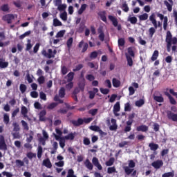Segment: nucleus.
Listing matches in <instances>:
<instances>
[{
    "label": "nucleus",
    "mask_w": 177,
    "mask_h": 177,
    "mask_svg": "<svg viewBox=\"0 0 177 177\" xmlns=\"http://www.w3.org/2000/svg\"><path fill=\"white\" fill-rule=\"evenodd\" d=\"M165 42L167 44V52H171V47L173 45H176L177 38L176 37H172V33L171 31L168 30L166 35Z\"/></svg>",
    "instance_id": "f257e3e1"
},
{
    "label": "nucleus",
    "mask_w": 177,
    "mask_h": 177,
    "mask_svg": "<svg viewBox=\"0 0 177 177\" xmlns=\"http://www.w3.org/2000/svg\"><path fill=\"white\" fill-rule=\"evenodd\" d=\"M93 120L92 118H78L77 120H71V122L73 124V127H80L85 122V124H89Z\"/></svg>",
    "instance_id": "f03ea898"
},
{
    "label": "nucleus",
    "mask_w": 177,
    "mask_h": 177,
    "mask_svg": "<svg viewBox=\"0 0 177 177\" xmlns=\"http://www.w3.org/2000/svg\"><path fill=\"white\" fill-rule=\"evenodd\" d=\"M56 53H57V50L49 48L48 50V52L46 51V50H43L41 51V55L44 56V57H46L47 59H53L55 58V56L56 55Z\"/></svg>",
    "instance_id": "7ed1b4c3"
},
{
    "label": "nucleus",
    "mask_w": 177,
    "mask_h": 177,
    "mask_svg": "<svg viewBox=\"0 0 177 177\" xmlns=\"http://www.w3.org/2000/svg\"><path fill=\"white\" fill-rule=\"evenodd\" d=\"M0 150L3 151L8 150V145L5 141V137L3 135H0Z\"/></svg>",
    "instance_id": "20e7f679"
},
{
    "label": "nucleus",
    "mask_w": 177,
    "mask_h": 177,
    "mask_svg": "<svg viewBox=\"0 0 177 177\" xmlns=\"http://www.w3.org/2000/svg\"><path fill=\"white\" fill-rule=\"evenodd\" d=\"M15 19V15L12 14H8L2 17L3 21H7L8 24H12V20Z\"/></svg>",
    "instance_id": "39448f33"
},
{
    "label": "nucleus",
    "mask_w": 177,
    "mask_h": 177,
    "mask_svg": "<svg viewBox=\"0 0 177 177\" xmlns=\"http://www.w3.org/2000/svg\"><path fill=\"white\" fill-rule=\"evenodd\" d=\"M78 48H83L82 50V53H85V52H86V50H88V48H89V45L88 44V43H85L84 41V40H82L77 45Z\"/></svg>",
    "instance_id": "423d86ee"
},
{
    "label": "nucleus",
    "mask_w": 177,
    "mask_h": 177,
    "mask_svg": "<svg viewBox=\"0 0 177 177\" xmlns=\"http://www.w3.org/2000/svg\"><path fill=\"white\" fill-rule=\"evenodd\" d=\"M167 118L171 120L174 122H177V113H174L171 111H167Z\"/></svg>",
    "instance_id": "0eeeda50"
},
{
    "label": "nucleus",
    "mask_w": 177,
    "mask_h": 177,
    "mask_svg": "<svg viewBox=\"0 0 177 177\" xmlns=\"http://www.w3.org/2000/svg\"><path fill=\"white\" fill-rule=\"evenodd\" d=\"M152 167L155 168L156 169H160V167H162L164 165V162L161 160H158L151 163Z\"/></svg>",
    "instance_id": "6e6552de"
},
{
    "label": "nucleus",
    "mask_w": 177,
    "mask_h": 177,
    "mask_svg": "<svg viewBox=\"0 0 177 177\" xmlns=\"http://www.w3.org/2000/svg\"><path fill=\"white\" fill-rule=\"evenodd\" d=\"M92 162L93 165H95L96 168L99 169V171H102L103 169V167H102V165H100V162H99V159H97V158L93 157L92 159Z\"/></svg>",
    "instance_id": "1a4fd4ad"
},
{
    "label": "nucleus",
    "mask_w": 177,
    "mask_h": 177,
    "mask_svg": "<svg viewBox=\"0 0 177 177\" xmlns=\"http://www.w3.org/2000/svg\"><path fill=\"white\" fill-rule=\"evenodd\" d=\"M97 32L100 34L98 36L100 41L103 42V41H104V32H103V27H99L97 29Z\"/></svg>",
    "instance_id": "9d476101"
},
{
    "label": "nucleus",
    "mask_w": 177,
    "mask_h": 177,
    "mask_svg": "<svg viewBox=\"0 0 177 177\" xmlns=\"http://www.w3.org/2000/svg\"><path fill=\"white\" fill-rule=\"evenodd\" d=\"M168 1H164V5H165V6L167 8L168 12H172V6L174 5V1L168 0Z\"/></svg>",
    "instance_id": "9b49d317"
},
{
    "label": "nucleus",
    "mask_w": 177,
    "mask_h": 177,
    "mask_svg": "<svg viewBox=\"0 0 177 177\" xmlns=\"http://www.w3.org/2000/svg\"><path fill=\"white\" fill-rule=\"evenodd\" d=\"M136 131L138 132H147L149 131V127L142 124L136 127Z\"/></svg>",
    "instance_id": "f8f14e48"
},
{
    "label": "nucleus",
    "mask_w": 177,
    "mask_h": 177,
    "mask_svg": "<svg viewBox=\"0 0 177 177\" xmlns=\"http://www.w3.org/2000/svg\"><path fill=\"white\" fill-rule=\"evenodd\" d=\"M165 95L168 97L171 104H176V100H175V98H174V97H172L169 93L165 92Z\"/></svg>",
    "instance_id": "ddd939ff"
},
{
    "label": "nucleus",
    "mask_w": 177,
    "mask_h": 177,
    "mask_svg": "<svg viewBox=\"0 0 177 177\" xmlns=\"http://www.w3.org/2000/svg\"><path fill=\"white\" fill-rule=\"evenodd\" d=\"M149 20H150V21H151L153 27H155V28H157V27H158L157 20H156V15H154V13L151 14L149 16Z\"/></svg>",
    "instance_id": "4468645a"
},
{
    "label": "nucleus",
    "mask_w": 177,
    "mask_h": 177,
    "mask_svg": "<svg viewBox=\"0 0 177 177\" xmlns=\"http://www.w3.org/2000/svg\"><path fill=\"white\" fill-rule=\"evenodd\" d=\"M43 165L46 167V168H52V162H50V160L49 158H47L46 159H44L43 160Z\"/></svg>",
    "instance_id": "2eb2a0df"
},
{
    "label": "nucleus",
    "mask_w": 177,
    "mask_h": 177,
    "mask_svg": "<svg viewBox=\"0 0 177 177\" xmlns=\"http://www.w3.org/2000/svg\"><path fill=\"white\" fill-rule=\"evenodd\" d=\"M109 20H111L114 27H118V21L117 20V18H115V17L113 15H109Z\"/></svg>",
    "instance_id": "dca6fc26"
},
{
    "label": "nucleus",
    "mask_w": 177,
    "mask_h": 177,
    "mask_svg": "<svg viewBox=\"0 0 177 177\" xmlns=\"http://www.w3.org/2000/svg\"><path fill=\"white\" fill-rule=\"evenodd\" d=\"M84 165L87 168V169H89V171H92V169H93V165H92V162H91L89 159H86L85 160Z\"/></svg>",
    "instance_id": "f3484780"
},
{
    "label": "nucleus",
    "mask_w": 177,
    "mask_h": 177,
    "mask_svg": "<svg viewBox=\"0 0 177 177\" xmlns=\"http://www.w3.org/2000/svg\"><path fill=\"white\" fill-rule=\"evenodd\" d=\"M45 115H46V111L42 110L39 113V121H46Z\"/></svg>",
    "instance_id": "a211bd4d"
},
{
    "label": "nucleus",
    "mask_w": 177,
    "mask_h": 177,
    "mask_svg": "<svg viewBox=\"0 0 177 177\" xmlns=\"http://www.w3.org/2000/svg\"><path fill=\"white\" fill-rule=\"evenodd\" d=\"M9 66V62H5V59L0 58V68H6Z\"/></svg>",
    "instance_id": "6ab92c4d"
},
{
    "label": "nucleus",
    "mask_w": 177,
    "mask_h": 177,
    "mask_svg": "<svg viewBox=\"0 0 177 177\" xmlns=\"http://www.w3.org/2000/svg\"><path fill=\"white\" fill-rule=\"evenodd\" d=\"M153 100L158 103H164V97L162 95H153Z\"/></svg>",
    "instance_id": "aec40b11"
},
{
    "label": "nucleus",
    "mask_w": 177,
    "mask_h": 177,
    "mask_svg": "<svg viewBox=\"0 0 177 177\" xmlns=\"http://www.w3.org/2000/svg\"><path fill=\"white\" fill-rule=\"evenodd\" d=\"M126 59L128 66H129V67H132V66H133V60L132 59V57H131L128 54H126Z\"/></svg>",
    "instance_id": "412c9836"
},
{
    "label": "nucleus",
    "mask_w": 177,
    "mask_h": 177,
    "mask_svg": "<svg viewBox=\"0 0 177 177\" xmlns=\"http://www.w3.org/2000/svg\"><path fill=\"white\" fill-rule=\"evenodd\" d=\"M112 84L114 88H120V86L121 85V82L117 80V78H113L112 80Z\"/></svg>",
    "instance_id": "4be33fe9"
},
{
    "label": "nucleus",
    "mask_w": 177,
    "mask_h": 177,
    "mask_svg": "<svg viewBox=\"0 0 177 177\" xmlns=\"http://www.w3.org/2000/svg\"><path fill=\"white\" fill-rule=\"evenodd\" d=\"M149 147L152 151H156L158 149V144H154V142H151L149 144Z\"/></svg>",
    "instance_id": "5701e85b"
},
{
    "label": "nucleus",
    "mask_w": 177,
    "mask_h": 177,
    "mask_svg": "<svg viewBox=\"0 0 177 177\" xmlns=\"http://www.w3.org/2000/svg\"><path fill=\"white\" fill-rule=\"evenodd\" d=\"M75 133H70L68 135L64 136L66 140H74L75 138Z\"/></svg>",
    "instance_id": "b1692460"
},
{
    "label": "nucleus",
    "mask_w": 177,
    "mask_h": 177,
    "mask_svg": "<svg viewBox=\"0 0 177 177\" xmlns=\"http://www.w3.org/2000/svg\"><path fill=\"white\" fill-rule=\"evenodd\" d=\"M3 121L6 125H8V124L10 122V118H9V115L8 113H4L3 116Z\"/></svg>",
    "instance_id": "393cba45"
},
{
    "label": "nucleus",
    "mask_w": 177,
    "mask_h": 177,
    "mask_svg": "<svg viewBox=\"0 0 177 177\" xmlns=\"http://www.w3.org/2000/svg\"><path fill=\"white\" fill-rule=\"evenodd\" d=\"M53 150L50 151V154H55L56 151H57V149H59V144L57 142H54L53 144Z\"/></svg>",
    "instance_id": "a878e982"
},
{
    "label": "nucleus",
    "mask_w": 177,
    "mask_h": 177,
    "mask_svg": "<svg viewBox=\"0 0 177 177\" xmlns=\"http://www.w3.org/2000/svg\"><path fill=\"white\" fill-rule=\"evenodd\" d=\"M159 53L158 50H156L153 51V53L152 55V57H151V62H156L157 59L158 58Z\"/></svg>",
    "instance_id": "bb28decb"
},
{
    "label": "nucleus",
    "mask_w": 177,
    "mask_h": 177,
    "mask_svg": "<svg viewBox=\"0 0 177 177\" xmlns=\"http://www.w3.org/2000/svg\"><path fill=\"white\" fill-rule=\"evenodd\" d=\"M21 113L23 115V117H27V114H28V109H27V107L22 106L21 108Z\"/></svg>",
    "instance_id": "cd10ccee"
},
{
    "label": "nucleus",
    "mask_w": 177,
    "mask_h": 177,
    "mask_svg": "<svg viewBox=\"0 0 177 177\" xmlns=\"http://www.w3.org/2000/svg\"><path fill=\"white\" fill-rule=\"evenodd\" d=\"M140 21H145L149 19V15L144 13L138 17Z\"/></svg>",
    "instance_id": "c85d7f7f"
},
{
    "label": "nucleus",
    "mask_w": 177,
    "mask_h": 177,
    "mask_svg": "<svg viewBox=\"0 0 177 177\" xmlns=\"http://www.w3.org/2000/svg\"><path fill=\"white\" fill-rule=\"evenodd\" d=\"M127 21H130L131 24H136L138 23V18L136 17H129Z\"/></svg>",
    "instance_id": "c756f323"
},
{
    "label": "nucleus",
    "mask_w": 177,
    "mask_h": 177,
    "mask_svg": "<svg viewBox=\"0 0 177 177\" xmlns=\"http://www.w3.org/2000/svg\"><path fill=\"white\" fill-rule=\"evenodd\" d=\"M121 8L123 12H129V7H128V3H127V1L122 3Z\"/></svg>",
    "instance_id": "7c9ffc66"
},
{
    "label": "nucleus",
    "mask_w": 177,
    "mask_h": 177,
    "mask_svg": "<svg viewBox=\"0 0 177 177\" xmlns=\"http://www.w3.org/2000/svg\"><path fill=\"white\" fill-rule=\"evenodd\" d=\"M128 55L130 56V57H135V51H133V47H129L127 48Z\"/></svg>",
    "instance_id": "2f4dec72"
},
{
    "label": "nucleus",
    "mask_w": 177,
    "mask_h": 177,
    "mask_svg": "<svg viewBox=\"0 0 177 177\" xmlns=\"http://www.w3.org/2000/svg\"><path fill=\"white\" fill-rule=\"evenodd\" d=\"M59 97L63 98L66 96V88L64 87H62L59 91Z\"/></svg>",
    "instance_id": "473e14b6"
},
{
    "label": "nucleus",
    "mask_w": 177,
    "mask_h": 177,
    "mask_svg": "<svg viewBox=\"0 0 177 177\" xmlns=\"http://www.w3.org/2000/svg\"><path fill=\"white\" fill-rule=\"evenodd\" d=\"M121 110V106H120V102H117L113 106V113H118Z\"/></svg>",
    "instance_id": "72a5a7b5"
},
{
    "label": "nucleus",
    "mask_w": 177,
    "mask_h": 177,
    "mask_svg": "<svg viewBox=\"0 0 177 177\" xmlns=\"http://www.w3.org/2000/svg\"><path fill=\"white\" fill-rule=\"evenodd\" d=\"M74 41V39L73 37H70L67 41H66V46L68 49H71V46H73V42Z\"/></svg>",
    "instance_id": "f704fd0d"
},
{
    "label": "nucleus",
    "mask_w": 177,
    "mask_h": 177,
    "mask_svg": "<svg viewBox=\"0 0 177 177\" xmlns=\"http://www.w3.org/2000/svg\"><path fill=\"white\" fill-rule=\"evenodd\" d=\"M12 127L14 132H19L20 131V126L19 125V123L16 122H13Z\"/></svg>",
    "instance_id": "c9c22d12"
},
{
    "label": "nucleus",
    "mask_w": 177,
    "mask_h": 177,
    "mask_svg": "<svg viewBox=\"0 0 177 177\" xmlns=\"http://www.w3.org/2000/svg\"><path fill=\"white\" fill-rule=\"evenodd\" d=\"M156 30H157V28H156V27H151L149 29V37L151 38H153V35H154V34H156Z\"/></svg>",
    "instance_id": "e433bc0d"
},
{
    "label": "nucleus",
    "mask_w": 177,
    "mask_h": 177,
    "mask_svg": "<svg viewBox=\"0 0 177 177\" xmlns=\"http://www.w3.org/2000/svg\"><path fill=\"white\" fill-rule=\"evenodd\" d=\"M66 9H67V5L66 4L61 3L59 6H57V10H59V12H63L66 10Z\"/></svg>",
    "instance_id": "4c0bfd02"
},
{
    "label": "nucleus",
    "mask_w": 177,
    "mask_h": 177,
    "mask_svg": "<svg viewBox=\"0 0 177 177\" xmlns=\"http://www.w3.org/2000/svg\"><path fill=\"white\" fill-rule=\"evenodd\" d=\"M124 170L126 174L131 175L132 172H133V169H131L128 166H126L124 167Z\"/></svg>",
    "instance_id": "58836bf2"
},
{
    "label": "nucleus",
    "mask_w": 177,
    "mask_h": 177,
    "mask_svg": "<svg viewBox=\"0 0 177 177\" xmlns=\"http://www.w3.org/2000/svg\"><path fill=\"white\" fill-rule=\"evenodd\" d=\"M118 45L120 47L125 46V39L124 38H119L118 40Z\"/></svg>",
    "instance_id": "ea45409f"
},
{
    "label": "nucleus",
    "mask_w": 177,
    "mask_h": 177,
    "mask_svg": "<svg viewBox=\"0 0 177 177\" xmlns=\"http://www.w3.org/2000/svg\"><path fill=\"white\" fill-rule=\"evenodd\" d=\"M16 166L18 167V168H21V167H24V161H22L21 160L17 159L15 160Z\"/></svg>",
    "instance_id": "a19ab883"
},
{
    "label": "nucleus",
    "mask_w": 177,
    "mask_h": 177,
    "mask_svg": "<svg viewBox=\"0 0 177 177\" xmlns=\"http://www.w3.org/2000/svg\"><path fill=\"white\" fill-rule=\"evenodd\" d=\"M59 103L57 102H53L48 105L47 109L48 110H53L55 107H57V105Z\"/></svg>",
    "instance_id": "79ce46f5"
},
{
    "label": "nucleus",
    "mask_w": 177,
    "mask_h": 177,
    "mask_svg": "<svg viewBox=\"0 0 177 177\" xmlns=\"http://www.w3.org/2000/svg\"><path fill=\"white\" fill-rule=\"evenodd\" d=\"M64 34H66V30H60L57 33L55 37L56 38H63V37H64Z\"/></svg>",
    "instance_id": "37998d69"
},
{
    "label": "nucleus",
    "mask_w": 177,
    "mask_h": 177,
    "mask_svg": "<svg viewBox=\"0 0 177 177\" xmlns=\"http://www.w3.org/2000/svg\"><path fill=\"white\" fill-rule=\"evenodd\" d=\"M21 125H22L23 129H24V131H28L30 129V127H28V124L26 123V121L21 120Z\"/></svg>",
    "instance_id": "c03bdc74"
},
{
    "label": "nucleus",
    "mask_w": 177,
    "mask_h": 177,
    "mask_svg": "<svg viewBox=\"0 0 177 177\" xmlns=\"http://www.w3.org/2000/svg\"><path fill=\"white\" fill-rule=\"evenodd\" d=\"M86 9V4H82L78 10V15H82Z\"/></svg>",
    "instance_id": "a18cd8bd"
},
{
    "label": "nucleus",
    "mask_w": 177,
    "mask_h": 177,
    "mask_svg": "<svg viewBox=\"0 0 177 177\" xmlns=\"http://www.w3.org/2000/svg\"><path fill=\"white\" fill-rule=\"evenodd\" d=\"M54 102H57L58 104H63V103H64V101L63 100H60V97L57 95L54 97Z\"/></svg>",
    "instance_id": "49530a36"
},
{
    "label": "nucleus",
    "mask_w": 177,
    "mask_h": 177,
    "mask_svg": "<svg viewBox=\"0 0 177 177\" xmlns=\"http://www.w3.org/2000/svg\"><path fill=\"white\" fill-rule=\"evenodd\" d=\"M19 91L21 93H24L27 91V86L24 84H21L19 86Z\"/></svg>",
    "instance_id": "de8ad7c7"
},
{
    "label": "nucleus",
    "mask_w": 177,
    "mask_h": 177,
    "mask_svg": "<svg viewBox=\"0 0 177 177\" xmlns=\"http://www.w3.org/2000/svg\"><path fill=\"white\" fill-rule=\"evenodd\" d=\"M68 80L67 82H71V81H73V80H74V72H70L68 75Z\"/></svg>",
    "instance_id": "09e8293b"
},
{
    "label": "nucleus",
    "mask_w": 177,
    "mask_h": 177,
    "mask_svg": "<svg viewBox=\"0 0 177 177\" xmlns=\"http://www.w3.org/2000/svg\"><path fill=\"white\" fill-rule=\"evenodd\" d=\"M114 161H115L114 158H111L108 161L106 162V167H111V165L114 164Z\"/></svg>",
    "instance_id": "8fccbe9b"
},
{
    "label": "nucleus",
    "mask_w": 177,
    "mask_h": 177,
    "mask_svg": "<svg viewBox=\"0 0 177 177\" xmlns=\"http://www.w3.org/2000/svg\"><path fill=\"white\" fill-rule=\"evenodd\" d=\"M42 153H43L42 147L39 146L37 148V158H41V157H42Z\"/></svg>",
    "instance_id": "3c124183"
},
{
    "label": "nucleus",
    "mask_w": 177,
    "mask_h": 177,
    "mask_svg": "<svg viewBox=\"0 0 177 177\" xmlns=\"http://www.w3.org/2000/svg\"><path fill=\"white\" fill-rule=\"evenodd\" d=\"M59 146L62 149H64V147L66 146V140L64 137H62L59 140Z\"/></svg>",
    "instance_id": "603ef678"
},
{
    "label": "nucleus",
    "mask_w": 177,
    "mask_h": 177,
    "mask_svg": "<svg viewBox=\"0 0 177 177\" xmlns=\"http://www.w3.org/2000/svg\"><path fill=\"white\" fill-rule=\"evenodd\" d=\"M27 157L29 160H32V158H37V153L32 152H29L27 153Z\"/></svg>",
    "instance_id": "864d4df0"
},
{
    "label": "nucleus",
    "mask_w": 177,
    "mask_h": 177,
    "mask_svg": "<svg viewBox=\"0 0 177 177\" xmlns=\"http://www.w3.org/2000/svg\"><path fill=\"white\" fill-rule=\"evenodd\" d=\"M143 104H145V100H143L142 99L136 102V106L137 107H142V106H143Z\"/></svg>",
    "instance_id": "5fc2aeb1"
},
{
    "label": "nucleus",
    "mask_w": 177,
    "mask_h": 177,
    "mask_svg": "<svg viewBox=\"0 0 177 177\" xmlns=\"http://www.w3.org/2000/svg\"><path fill=\"white\" fill-rule=\"evenodd\" d=\"M53 26H54V27H59V26H62V22L57 19H53Z\"/></svg>",
    "instance_id": "6e6d98bb"
},
{
    "label": "nucleus",
    "mask_w": 177,
    "mask_h": 177,
    "mask_svg": "<svg viewBox=\"0 0 177 177\" xmlns=\"http://www.w3.org/2000/svg\"><path fill=\"white\" fill-rule=\"evenodd\" d=\"M66 177H77V176L74 174V170L73 169H69L68 170V174Z\"/></svg>",
    "instance_id": "4d7b16f0"
},
{
    "label": "nucleus",
    "mask_w": 177,
    "mask_h": 177,
    "mask_svg": "<svg viewBox=\"0 0 177 177\" xmlns=\"http://www.w3.org/2000/svg\"><path fill=\"white\" fill-rule=\"evenodd\" d=\"M174 176H175L174 171L171 172L165 173L162 175V177H174Z\"/></svg>",
    "instance_id": "13d9d810"
},
{
    "label": "nucleus",
    "mask_w": 177,
    "mask_h": 177,
    "mask_svg": "<svg viewBox=\"0 0 177 177\" xmlns=\"http://www.w3.org/2000/svg\"><path fill=\"white\" fill-rule=\"evenodd\" d=\"M117 172V170L115 169V167H108L107 169V174H114Z\"/></svg>",
    "instance_id": "bf43d9fd"
},
{
    "label": "nucleus",
    "mask_w": 177,
    "mask_h": 177,
    "mask_svg": "<svg viewBox=\"0 0 177 177\" xmlns=\"http://www.w3.org/2000/svg\"><path fill=\"white\" fill-rule=\"evenodd\" d=\"M1 10L2 12H8L9 11V5L8 4H3L1 7Z\"/></svg>",
    "instance_id": "052dcab7"
},
{
    "label": "nucleus",
    "mask_w": 177,
    "mask_h": 177,
    "mask_svg": "<svg viewBox=\"0 0 177 177\" xmlns=\"http://www.w3.org/2000/svg\"><path fill=\"white\" fill-rule=\"evenodd\" d=\"M83 143L85 146H89V145H91V140L86 137H84L83 139Z\"/></svg>",
    "instance_id": "680f3d73"
},
{
    "label": "nucleus",
    "mask_w": 177,
    "mask_h": 177,
    "mask_svg": "<svg viewBox=\"0 0 177 177\" xmlns=\"http://www.w3.org/2000/svg\"><path fill=\"white\" fill-rule=\"evenodd\" d=\"M100 91L102 95H109V93L110 92V90L109 88H100Z\"/></svg>",
    "instance_id": "e2e57ef3"
},
{
    "label": "nucleus",
    "mask_w": 177,
    "mask_h": 177,
    "mask_svg": "<svg viewBox=\"0 0 177 177\" xmlns=\"http://www.w3.org/2000/svg\"><path fill=\"white\" fill-rule=\"evenodd\" d=\"M60 17L62 20H64V21H66L67 20V12L64 11V12L61 13Z\"/></svg>",
    "instance_id": "0e129e2a"
},
{
    "label": "nucleus",
    "mask_w": 177,
    "mask_h": 177,
    "mask_svg": "<svg viewBox=\"0 0 177 177\" xmlns=\"http://www.w3.org/2000/svg\"><path fill=\"white\" fill-rule=\"evenodd\" d=\"M132 110V108L131 107V104L129 102H127L124 104V111H131Z\"/></svg>",
    "instance_id": "69168bd1"
},
{
    "label": "nucleus",
    "mask_w": 177,
    "mask_h": 177,
    "mask_svg": "<svg viewBox=\"0 0 177 177\" xmlns=\"http://www.w3.org/2000/svg\"><path fill=\"white\" fill-rule=\"evenodd\" d=\"M37 82H39V85H42V84L45 82V77L39 76V77L37 79Z\"/></svg>",
    "instance_id": "338daca9"
},
{
    "label": "nucleus",
    "mask_w": 177,
    "mask_h": 177,
    "mask_svg": "<svg viewBox=\"0 0 177 177\" xmlns=\"http://www.w3.org/2000/svg\"><path fill=\"white\" fill-rule=\"evenodd\" d=\"M90 129L94 131L95 132H99L100 131V127L98 126H91Z\"/></svg>",
    "instance_id": "774afa93"
}]
</instances>
